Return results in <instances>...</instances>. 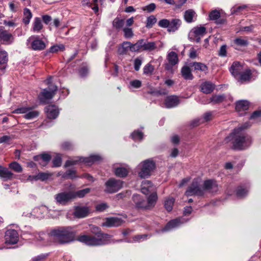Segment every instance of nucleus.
Returning a JSON list of instances; mask_svg holds the SVG:
<instances>
[{
  "label": "nucleus",
  "instance_id": "25",
  "mask_svg": "<svg viewBox=\"0 0 261 261\" xmlns=\"http://www.w3.org/2000/svg\"><path fill=\"white\" fill-rule=\"evenodd\" d=\"M243 70V66L238 62H234L229 68L231 74L235 77L239 76Z\"/></svg>",
  "mask_w": 261,
  "mask_h": 261
},
{
  "label": "nucleus",
  "instance_id": "51",
  "mask_svg": "<svg viewBox=\"0 0 261 261\" xmlns=\"http://www.w3.org/2000/svg\"><path fill=\"white\" fill-rule=\"evenodd\" d=\"M8 61V54L5 50H0V65L7 64Z\"/></svg>",
  "mask_w": 261,
  "mask_h": 261
},
{
  "label": "nucleus",
  "instance_id": "47",
  "mask_svg": "<svg viewBox=\"0 0 261 261\" xmlns=\"http://www.w3.org/2000/svg\"><path fill=\"white\" fill-rule=\"evenodd\" d=\"M91 191L90 188H86L81 190H79L77 192H73V194L74 195V198L76 197L83 198L86 194L89 193Z\"/></svg>",
  "mask_w": 261,
  "mask_h": 261
},
{
  "label": "nucleus",
  "instance_id": "43",
  "mask_svg": "<svg viewBox=\"0 0 261 261\" xmlns=\"http://www.w3.org/2000/svg\"><path fill=\"white\" fill-rule=\"evenodd\" d=\"M32 17V14L31 11L28 9L25 8L23 11V22L25 24H28L30 21V19Z\"/></svg>",
  "mask_w": 261,
  "mask_h": 261
},
{
  "label": "nucleus",
  "instance_id": "1",
  "mask_svg": "<svg viewBox=\"0 0 261 261\" xmlns=\"http://www.w3.org/2000/svg\"><path fill=\"white\" fill-rule=\"evenodd\" d=\"M92 232L94 236L82 235L76 240L88 246H100L109 243L111 236L103 233L96 226H93ZM76 232L71 227L61 226L51 229L48 233V236L55 242L59 244H68L74 241Z\"/></svg>",
  "mask_w": 261,
  "mask_h": 261
},
{
  "label": "nucleus",
  "instance_id": "39",
  "mask_svg": "<svg viewBox=\"0 0 261 261\" xmlns=\"http://www.w3.org/2000/svg\"><path fill=\"white\" fill-rule=\"evenodd\" d=\"M196 16V13L192 9L187 10L185 12L184 18L185 20L188 22L191 23L193 21V18Z\"/></svg>",
  "mask_w": 261,
  "mask_h": 261
},
{
  "label": "nucleus",
  "instance_id": "64",
  "mask_svg": "<svg viewBox=\"0 0 261 261\" xmlns=\"http://www.w3.org/2000/svg\"><path fill=\"white\" fill-rule=\"evenodd\" d=\"M108 207V205L106 203H102L96 205V210L97 211L102 212Z\"/></svg>",
  "mask_w": 261,
  "mask_h": 261
},
{
  "label": "nucleus",
  "instance_id": "49",
  "mask_svg": "<svg viewBox=\"0 0 261 261\" xmlns=\"http://www.w3.org/2000/svg\"><path fill=\"white\" fill-rule=\"evenodd\" d=\"M157 19L154 15H151L147 18L146 27L147 28H151L156 22Z\"/></svg>",
  "mask_w": 261,
  "mask_h": 261
},
{
  "label": "nucleus",
  "instance_id": "32",
  "mask_svg": "<svg viewBox=\"0 0 261 261\" xmlns=\"http://www.w3.org/2000/svg\"><path fill=\"white\" fill-rule=\"evenodd\" d=\"M215 87V86L213 83L205 82L201 85V90L204 93L209 94L214 91Z\"/></svg>",
  "mask_w": 261,
  "mask_h": 261
},
{
  "label": "nucleus",
  "instance_id": "40",
  "mask_svg": "<svg viewBox=\"0 0 261 261\" xmlns=\"http://www.w3.org/2000/svg\"><path fill=\"white\" fill-rule=\"evenodd\" d=\"M251 71L249 69H246L243 70L241 74L239 76L242 81H248L251 79Z\"/></svg>",
  "mask_w": 261,
  "mask_h": 261
},
{
  "label": "nucleus",
  "instance_id": "27",
  "mask_svg": "<svg viewBox=\"0 0 261 261\" xmlns=\"http://www.w3.org/2000/svg\"><path fill=\"white\" fill-rule=\"evenodd\" d=\"M249 103L247 100H242L238 101L236 105V110L240 113V115L243 114V112L247 110L249 108Z\"/></svg>",
  "mask_w": 261,
  "mask_h": 261
},
{
  "label": "nucleus",
  "instance_id": "28",
  "mask_svg": "<svg viewBox=\"0 0 261 261\" xmlns=\"http://www.w3.org/2000/svg\"><path fill=\"white\" fill-rule=\"evenodd\" d=\"M213 114L211 112H206L203 114V117L201 118H198L194 120L192 122V125L195 126H197L199 125L203 121H208L212 119Z\"/></svg>",
  "mask_w": 261,
  "mask_h": 261
},
{
  "label": "nucleus",
  "instance_id": "6",
  "mask_svg": "<svg viewBox=\"0 0 261 261\" xmlns=\"http://www.w3.org/2000/svg\"><path fill=\"white\" fill-rule=\"evenodd\" d=\"M27 43L34 50H42L46 48L45 42L37 35L30 37L27 40Z\"/></svg>",
  "mask_w": 261,
  "mask_h": 261
},
{
  "label": "nucleus",
  "instance_id": "9",
  "mask_svg": "<svg viewBox=\"0 0 261 261\" xmlns=\"http://www.w3.org/2000/svg\"><path fill=\"white\" fill-rule=\"evenodd\" d=\"M57 87L54 85H50L47 88L43 89L39 95L41 102L46 103V101L51 99L55 95Z\"/></svg>",
  "mask_w": 261,
  "mask_h": 261
},
{
  "label": "nucleus",
  "instance_id": "63",
  "mask_svg": "<svg viewBox=\"0 0 261 261\" xmlns=\"http://www.w3.org/2000/svg\"><path fill=\"white\" fill-rule=\"evenodd\" d=\"M130 85L135 88H139L141 86L142 83L139 80H135L130 82Z\"/></svg>",
  "mask_w": 261,
  "mask_h": 261
},
{
  "label": "nucleus",
  "instance_id": "46",
  "mask_svg": "<svg viewBox=\"0 0 261 261\" xmlns=\"http://www.w3.org/2000/svg\"><path fill=\"white\" fill-rule=\"evenodd\" d=\"M248 8V6L244 5L238 7H233L231 8V11L232 14H236L239 15L242 13V12L246 10Z\"/></svg>",
  "mask_w": 261,
  "mask_h": 261
},
{
  "label": "nucleus",
  "instance_id": "22",
  "mask_svg": "<svg viewBox=\"0 0 261 261\" xmlns=\"http://www.w3.org/2000/svg\"><path fill=\"white\" fill-rule=\"evenodd\" d=\"M179 103L178 97L175 95L167 96L165 100V106L167 108H172L176 107Z\"/></svg>",
  "mask_w": 261,
  "mask_h": 261
},
{
  "label": "nucleus",
  "instance_id": "50",
  "mask_svg": "<svg viewBox=\"0 0 261 261\" xmlns=\"http://www.w3.org/2000/svg\"><path fill=\"white\" fill-rule=\"evenodd\" d=\"M248 192V190L247 187L244 188L242 186H240L237 190V196L240 198L243 197L247 194Z\"/></svg>",
  "mask_w": 261,
  "mask_h": 261
},
{
  "label": "nucleus",
  "instance_id": "59",
  "mask_svg": "<svg viewBox=\"0 0 261 261\" xmlns=\"http://www.w3.org/2000/svg\"><path fill=\"white\" fill-rule=\"evenodd\" d=\"M88 73V68L87 65H83L79 69V74L82 77H84V76H86Z\"/></svg>",
  "mask_w": 261,
  "mask_h": 261
},
{
  "label": "nucleus",
  "instance_id": "24",
  "mask_svg": "<svg viewBox=\"0 0 261 261\" xmlns=\"http://www.w3.org/2000/svg\"><path fill=\"white\" fill-rule=\"evenodd\" d=\"M90 212V209L87 206H77L75 208L74 215L75 217L82 218L88 216Z\"/></svg>",
  "mask_w": 261,
  "mask_h": 261
},
{
  "label": "nucleus",
  "instance_id": "29",
  "mask_svg": "<svg viewBox=\"0 0 261 261\" xmlns=\"http://www.w3.org/2000/svg\"><path fill=\"white\" fill-rule=\"evenodd\" d=\"M14 174L8 168L0 166V177L4 180L11 179L13 178Z\"/></svg>",
  "mask_w": 261,
  "mask_h": 261
},
{
  "label": "nucleus",
  "instance_id": "7",
  "mask_svg": "<svg viewBox=\"0 0 261 261\" xmlns=\"http://www.w3.org/2000/svg\"><path fill=\"white\" fill-rule=\"evenodd\" d=\"M206 33L205 27L202 25L194 27L190 32L189 34V39L197 43L200 41L201 38Z\"/></svg>",
  "mask_w": 261,
  "mask_h": 261
},
{
  "label": "nucleus",
  "instance_id": "57",
  "mask_svg": "<svg viewBox=\"0 0 261 261\" xmlns=\"http://www.w3.org/2000/svg\"><path fill=\"white\" fill-rule=\"evenodd\" d=\"M64 48V46L62 44L60 45H53L50 47L49 52L55 53L58 52L59 50H62Z\"/></svg>",
  "mask_w": 261,
  "mask_h": 261
},
{
  "label": "nucleus",
  "instance_id": "5",
  "mask_svg": "<svg viewBox=\"0 0 261 261\" xmlns=\"http://www.w3.org/2000/svg\"><path fill=\"white\" fill-rule=\"evenodd\" d=\"M156 48V45L154 42H148L144 39H140L135 43L133 50H135V52L142 51H151L154 50Z\"/></svg>",
  "mask_w": 261,
  "mask_h": 261
},
{
  "label": "nucleus",
  "instance_id": "41",
  "mask_svg": "<svg viewBox=\"0 0 261 261\" xmlns=\"http://www.w3.org/2000/svg\"><path fill=\"white\" fill-rule=\"evenodd\" d=\"M47 238V234L43 232H40L37 233H33L32 237L29 238V239H35L37 241L40 242H44Z\"/></svg>",
  "mask_w": 261,
  "mask_h": 261
},
{
  "label": "nucleus",
  "instance_id": "21",
  "mask_svg": "<svg viewBox=\"0 0 261 261\" xmlns=\"http://www.w3.org/2000/svg\"><path fill=\"white\" fill-rule=\"evenodd\" d=\"M204 191L206 190L211 193H215L218 190V186L216 181L214 180H207L204 182L202 187Z\"/></svg>",
  "mask_w": 261,
  "mask_h": 261
},
{
  "label": "nucleus",
  "instance_id": "54",
  "mask_svg": "<svg viewBox=\"0 0 261 261\" xmlns=\"http://www.w3.org/2000/svg\"><path fill=\"white\" fill-rule=\"evenodd\" d=\"M124 36L126 39H129L133 37L134 33L132 29L129 28H124L123 29Z\"/></svg>",
  "mask_w": 261,
  "mask_h": 261
},
{
  "label": "nucleus",
  "instance_id": "53",
  "mask_svg": "<svg viewBox=\"0 0 261 261\" xmlns=\"http://www.w3.org/2000/svg\"><path fill=\"white\" fill-rule=\"evenodd\" d=\"M132 139L135 141H141L143 139V134L139 131H134L131 135Z\"/></svg>",
  "mask_w": 261,
  "mask_h": 261
},
{
  "label": "nucleus",
  "instance_id": "37",
  "mask_svg": "<svg viewBox=\"0 0 261 261\" xmlns=\"http://www.w3.org/2000/svg\"><path fill=\"white\" fill-rule=\"evenodd\" d=\"M50 176V174H49L48 173L40 172L36 175L30 176L29 177V179H30L31 180H40L41 181H44V180L47 179Z\"/></svg>",
  "mask_w": 261,
  "mask_h": 261
},
{
  "label": "nucleus",
  "instance_id": "4",
  "mask_svg": "<svg viewBox=\"0 0 261 261\" xmlns=\"http://www.w3.org/2000/svg\"><path fill=\"white\" fill-rule=\"evenodd\" d=\"M101 160L102 158L99 155H91L90 156L86 158L77 156L74 159L67 160L65 164V167H69L81 162L84 163L89 166L94 163L100 161Z\"/></svg>",
  "mask_w": 261,
  "mask_h": 261
},
{
  "label": "nucleus",
  "instance_id": "8",
  "mask_svg": "<svg viewBox=\"0 0 261 261\" xmlns=\"http://www.w3.org/2000/svg\"><path fill=\"white\" fill-rule=\"evenodd\" d=\"M141 171L139 175L141 178H146L150 175L151 172L155 168V163L151 160H147L142 163Z\"/></svg>",
  "mask_w": 261,
  "mask_h": 261
},
{
  "label": "nucleus",
  "instance_id": "15",
  "mask_svg": "<svg viewBox=\"0 0 261 261\" xmlns=\"http://www.w3.org/2000/svg\"><path fill=\"white\" fill-rule=\"evenodd\" d=\"M47 211L46 207L41 206L34 208L31 213H23V216L41 219L44 217L45 214L47 213Z\"/></svg>",
  "mask_w": 261,
  "mask_h": 261
},
{
  "label": "nucleus",
  "instance_id": "13",
  "mask_svg": "<svg viewBox=\"0 0 261 261\" xmlns=\"http://www.w3.org/2000/svg\"><path fill=\"white\" fill-rule=\"evenodd\" d=\"M74 199V195L73 191L68 192H61L55 196V199L57 203L65 205L72 199Z\"/></svg>",
  "mask_w": 261,
  "mask_h": 261
},
{
  "label": "nucleus",
  "instance_id": "44",
  "mask_svg": "<svg viewBox=\"0 0 261 261\" xmlns=\"http://www.w3.org/2000/svg\"><path fill=\"white\" fill-rule=\"evenodd\" d=\"M9 167L17 173H21L22 171V168L21 166L16 162H12L10 163Z\"/></svg>",
  "mask_w": 261,
  "mask_h": 261
},
{
  "label": "nucleus",
  "instance_id": "58",
  "mask_svg": "<svg viewBox=\"0 0 261 261\" xmlns=\"http://www.w3.org/2000/svg\"><path fill=\"white\" fill-rule=\"evenodd\" d=\"M47 256V254H41L32 258V261H45Z\"/></svg>",
  "mask_w": 261,
  "mask_h": 261
},
{
  "label": "nucleus",
  "instance_id": "30",
  "mask_svg": "<svg viewBox=\"0 0 261 261\" xmlns=\"http://www.w3.org/2000/svg\"><path fill=\"white\" fill-rule=\"evenodd\" d=\"M189 64L188 66H184L181 69V73L182 77L187 80H192L193 79V75L191 73V69H190Z\"/></svg>",
  "mask_w": 261,
  "mask_h": 261
},
{
  "label": "nucleus",
  "instance_id": "60",
  "mask_svg": "<svg viewBox=\"0 0 261 261\" xmlns=\"http://www.w3.org/2000/svg\"><path fill=\"white\" fill-rule=\"evenodd\" d=\"M158 24L160 27L167 28L168 29L169 24V20L166 19H161L159 21Z\"/></svg>",
  "mask_w": 261,
  "mask_h": 261
},
{
  "label": "nucleus",
  "instance_id": "48",
  "mask_svg": "<svg viewBox=\"0 0 261 261\" xmlns=\"http://www.w3.org/2000/svg\"><path fill=\"white\" fill-rule=\"evenodd\" d=\"M154 70V66L150 63H148L143 68V73L147 75H150L152 74Z\"/></svg>",
  "mask_w": 261,
  "mask_h": 261
},
{
  "label": "nucleus",
  "instance_id": "61",
  "mask_svg": "<svg viewBox=\"0 0 261 261\" xmlns=\"http://www.w3.org/2000/svg\"><path fill=\"white\" fill-rule=\"evenodd\" d=\"M156 8V6L154 3H151L145 7L142 8L143 11H147L148 12L153 11Z\"/></svg>",
  "mask_w": 261,
  "mask_h": 261
},
{
  "label": "nucleus",
  "instance_id": "56",
  "mask_svg": "<svg viewBox=\"0 0 261 261\" xmlns=\"http://www.w3.org/2000/svg\"><path fill=\"white\" fill-rule=\"evenodd\" d=\"M142 63V59L140 57L136 58L134 60V68L136 71H138Z\"/></svg>",
  "mask_w": 261,
  "mask_h": 261
},
{
  "label": "nucleus",
  "instance_id": "11",
  "mask_svg": "<svg viewBox=\"0 0 261 261\" xmlns=\"http://www.w3.org/2000/svg\"><path fill=\"white\" fill-rule=\"evenodd\" d=\"M15 114H25L24 118L27 119H32L38 116L39 112L32 110L30 107H21L17 108L13 111Z\"/></svg>",
  "mask_w": 261,
  "mask_h": 261
},
{
  "label": "nucleus",
  "instance_id": "38",
  "mask_svg": "<svg viewBox=\"0 0 261 261\" xmlns=\"http://www.w3.org/2000/svg\"><path fill=\"white\" fill-rule=\"evenodd\" d=\"M115 174L120 177H126L128 173V170L125 167H116L114 168Z\"/></svg>",
  "mask_w": 261,
  "mask_h": 261
},
{
  "label": "nucleus",
  "instance_id": "31",
  "mask_svg": "<svg viewBox=\"0 0 261 261\" xmlns=\"http://www.w3.org/2000/svg\"><path fill=\"white\" fill-rule=\"evenodd\" d=\"M189 66L193 68L195 71H200L201 72L207 71L208 68L204 63L201 62H193L189 63Z\"/></svg>",
  "mask_w": 261,
  "mask_h": 261
},
{
  "label": "nucleus",
  "instance_id": "12",
  "mask_svg": "<svg viewBox=\"0 0 261 261\" xmlns=\"http://www.w3.org/2000/svg\"><path fill=\"white\" fill-rule=\"evenodd\" d=\"M204 194V190L200 187L197 180H193L191 185L186 192L187 196L197 195L202 196Z\"/></svg>",
  "mask_w": 261,
  "mask_h": 261
},
{
  "label": "nucleus",
  "instance_id": "52",
  "mask_svg": "<svg viewBox=\"0 0 261 261\" xmlns=\"http://www.w3.org/2000/svg\"><path fill=\"white\" fill-rule=\"evenodd\" d=\"M220 17V13L217 10L212 11L209 14V19L211 20H217Z\"/></svg>",
  "mask_w": 261,
  "mask_h": 261
},
{
  "label": "nucleus",
  "instance_id": "20",
  "mask_svg": "<svg viewBox=\"0 0 261 261\" xmlns=\"http://www.w3.org/2000/svg\"><path fill=\"white\" fill-rule=\"evenodd\" d=\"M186 221L182 218H177L169 221L165 227L162 229L163 231L170 230L174 228L179 226L181 224L184 223Z\"/></svg>",
  "mask_w": 261,
  "mask_h": 261
},
{
  "label": "nucleus",
  "instance_id": "16",
  "mask_svg": "<svg viewBox=\"0 0 261 261\" xmlns=\"http://www.w3.org/2000/svg\"><path fill=\"white\" fill-rule=\"evenodd\" d=\"M5 243L8 244H15L19 240V234L14 229H8L5 233Z\"/></svg>",
  "mask_w": 261,
  "mask_h": 261
},
{
  "label": "nucleus",
  "instance_id": "3",
  "mask_svg": "<svg viewBox=\"0 0 261 261\" xmlns=\"http://www.w3.org/2000/svg\"><path fill=\"white\" fill-rule=\"evenodd\" d=\"M248 127L247 124L235 128L233 132L226 138V141H231L234 149L244 150L250 146L252 143L251 138L243 131Z\"/></svg>",
  "mask_w": 261,
  "mask_h": 261
},
{
  "label": "nucleus",
  "instance_id": "23",
  "mask_svg": "<svg viewBox=\"0 0 261 261\" xmlns=\"http://www.w3.org/2000/svg\"><path fill=\"white\" fill-rule=\"evenodd\" d=\"M50 155L46 153L34 156V160L35 161L38 162L39 164L42 166H46L50 161Z\"/></svg>",
  "mask_w": 261,
  "mask_h": 261
},
{
  "label": "nucleus",
  "instance_id": "35",
  "mask_svg": "<svg viewBox=\"0 0 261 261\" xmlns=\"http://www.w3.org/2000/svg\"><path fill=\"white\" fill-rule=\"evenodd\" d=\"M233 44L234 48L238 49L239 47L246 46L248 44V42L247 39L244 38L238 37L233 40Z\"/></svg>",
  "mask_w": 261,
  "mask_h": 261
},
{
  "label": "nucleus",
  "instance_id": "36",
  "mask_svg": "<svg viewBox=\"0 0 261 261\" xmlns=\"http://www.w3.org/2000/svg\"><path fill=\"white\" fill-rule=\"evenodd\" d=\"M42 29L43 24L41 19L39 17L35 18L31 30L34 33H39Z\"/></svg>",
  "mask_w": 261,
  "mask_h": 261
},
{
  "label": "nucleus",
  "instance_id": "42",
  "mask_svg": "<svg viewBox=\"0 0 261 261\" xmlns=\"http://www.w3.org/2000/svg\"><path fill=\"white\" fill-rule=\"evenodd\" d=\"M174 201V199L170 197L167 198L165 200V208L168 212H170L172 211Z\"/></svg>",
  "mask_w": 261,
  "mask_h": 261
},
{
  "label": "nucleus",
  "instance_id": "55",
  "mask_svg": "<svg viewBox=\"0 0 261 261\" xmlns=\"http://www.w3.org/2000/svg\"><path fill=\"white\" fill-rule=\"evenodd\" d=\"M64 177L68 178L73 179L77 177L76 175V171L74 170H68L64 174Z\"/></svg>",
  "mask_w": 261,
  "mask_h": 261
},
{
  "label": "nucleus",
  "instance_id": "18",
  "mask_svg": "<svg viewBox=\"0 0 261 261\" xmlns=\"http://www.w3.org/2000/svg\"><path fill=\"white\" fill-rule=\"evenodd\" d=\"M45 111L49 119H56L59 114L58 107L54 105L47 106L45 107Z\"/></svg>",
  "mask_w": 261,
  "mask_h": 261
},
{
  "label": "nucleus",
  "instance_id": "62",
  "mask_svg": "<svg viewBox=\"0 0 261 261\" xmlns=\"http://www.w3.org/2000/svg\"><path fill=\"white\" fill-rule=\"evenodd\" d=\"M61 158L59 155H57L53 161V163L54 167H60L61 165Z\"/></svg>",
  "mask_w": 261,
  "mask_h": 261
},
{
  "label": "nucleus",
  "instance_id": "19",
  "mask_svg": "<svg viewBox=\"0 0 261 261\" xmlns=\"http://www.w3.org/2000/svg\"><path fill=\"white\" fill-rule=\"evenodd\" d=\"M122 223L123 220L117 217H111L107 218L102 225L108 227H117L121 225Z\"/></svg>",
  "mask_w": 261,
  "mask_h": 261
},
{
  "label": "nucleus",
  "instance_id": "45",
  "mask_svg": "<svg viewBox=\"0 0 261 261\" xmlns=\"http://www.w3.org/2000/svg\"><path fill=\"white\" fill-rule=\"evenodd\" d=\"M124 21L118 17L115 18L113 21V26L117 30H120L123 27Z\"/></svg>",
  "mask_w": 261,
  "mask_h": 261
},
{
  "label": "nucleus",
  "instance_id": "33",
  "mask_svg": "<svg viewBox=\"0 0 261 261\" xmlns=\"http://www.w3.org/2000/svg\"><path fill=\"white\" fill-rule=\"evenodd\" d=\"M181 23V20L179 19H173L169 20V24L168 31L170 32H174L178 29Z\"/></svg>",
  "mask_w": 261,
  "mask_h": 261
},
{
  "label": "nucleus",
  "instance_id": "34",
  "mask_svg": "<svg viewBox=\"0 0 261 261\" xmlns=\"http://www.w3.org/2000/svg\"><path fill=\"white\" fill-rule=\"evenodd\" d=\"M167 59L171 67L175 65L178 62V55L174 51L169 53L167 56Z\"/></svg>",
  "mask_w": 261,
  "mask_h": 261
},
{
  "label": "nucleus",
  "instance_id": "2",
  "mask_svg": "<svg viewBox=\"0 0 261 261\" xmlns=\"http://www.w3.org/2000/svg\"><path fill=\"white\" fill-rule=\"evenodd\" d=\"M141 186L142 193L147 195L151 193L147 198V201L146 202L145 200L141 198V196L139 195H134L133 200L136 203V206L138 208H151L155 205L158 199L156 193L154 192L155 188L149 180L143 181Z\"/></svg>",
  "mask_w": 261,
  "mask_h": 261
},
{
  "label": "nucleus",
  "instance_id": "14",
  "mask_svg": "<svg viewBox=\"0 0 261 261\" xmlns=\"http://www.w3.org/2000/svg\"><path fill=\"white\" fill-rule=\"evenodd\" d=\"M14 39V38L11 33L6 30L4 27H0V41L2 44H11L13 42Z\"/></svg>",
  "mask_w": 261,
  "mask_h": 261
},
{
  "label": "nucleus",
  "instance_id": "10",
  "mask_svg": "<svg viewBox=\"0 0 261 261\" xmlns=\"http://www.w3.org/2000/svg\"><path fill=\"white\" fill-rule=\"evenodd\" d=\"M123 184L121 180L110 178L105 184V191L109 193H115L122 187Z\"/></svg>",
  "mask_w": 261,
  "mask_h": 261
},
{
  "label": "nucleus",
  "instance_id": "26",
  "mask_svg": "<svg viewBox=\"0 0 261 261\" xmlns=\"http://www.w3.org/2000/svg\"><path fill=\"white\" fill-rule=\"evenodd\" d=\"M134 46L135 44H133L128 41H125L119 47L118 53L120 55H124L127 54L128 50L132 52H135V50H133Z\"/></svg>",
  "mask_w": 261,
  "mask_h": 261
},
{
  "label": "nucleus",
  "instance_id": "17",
  "mask_svg": "<svg viewBox=\"0 0 261 261\" xmlns=\"http://www.w3.org/2000/svg\"><path fill=\"white\" fill-rule=\"evenodd\" d=\"M210 100L214 103L226 102L229 105V102L232 101L233 98L229 94H218L213 95Z\"/></svg>",
  "mask_w": 261,
  "mask_h": 261
}]
</instances>
